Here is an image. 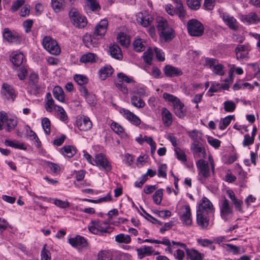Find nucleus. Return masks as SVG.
<instances>
[{"label":"nucleus","instance_id":"nucleus-1","mask_svg":"<svg viewBox=\"0 0 260 260\" xmlns=\"http://www.w3.org/2000/svg\"><path fill=\"white\" fill-rule=\"evenodd\" d=\"M108 24L107 20H102L95 27L92 36L90 34H85L83 37V42L85 45L88 48L97 47L99 44L98 40L105 36Z\"/></svg>","mask_w":260,"mask_h":260},{"label":"nucleus","instance_id":"nucleus-2","mask_svg":"<svg viewBox=\"0 0 260 260\" xmlns=\"http://www.w3.org/2000/svg\"><path fill=\"white\" fill-rule=\"evenodd\" d=\"M196 164L198 172V179L201 183L205 184L207 180L215 174V168L204 159H199Z\"/></svg>","mask_w":260,"mask_h":260},{"label":"nucleus","instance_id":"nucleus-3","mask_svg":"<svg viewBox=\"0 0 260 260\" xmlns=\"http://www.w3.org/2000/svg\"><path fill=\"white\" fill-rule=\"evenodd\" d=\"M157 27L160 38L165 42H170L175 37V31L164 18L157 20Z\"/></svg>","mask_w":260,"mask_h":260},{"label":"nucleus","instance_id":"nucleus-4","mask_svg":"<svg viewBox=\"0 0 260 260\" xmlns=\"http://www.w3.org/2000/svg\"><path fill=\"white\" fill-rule=\"evenodd\" d=\"M219 207L220 217L222 220L225 222H229L234 219L233 207L226 198H224L219 201Z\"/></svg>","mask_w":260,"mask_h":260},{"label":"nucleus","instance_id":"nucleus-5","mask_svg":"<svg viewBox=\"0 0 260 260\" xmlns=\"http://www.w3.org/2000/svg\"><path fill=\"white\" fill-rule=\"evenodd\" d=\"M18 124L16 117L8 115L5 112H0V131L6 128L8 132L14 129Z\"/></svg>","mask_w":260,"mask_h":260},{"label":"nucleus","instance_id":"nucleus-6","mask_svg":"<svg viewBox=\"0 0 260 260\" xmlns=\"http://www.w3.org/2000/svg\"><path fill=\"white\" fill-rule=\"evenodd\" d=\"M177 211L179 219L182 223L187 226H190L192 223V217L190 206L188 204L177 207Z\"/></svg>","mask_w":260,"mask_h":260},{"label":"nucleus","instance_id":"nucleus-7","mask_svg":"<svg viewBox=\"0 0 260 260\" xmlns=\"http://www.w3.org/2000/svg\"><path fill=\"white\" fill-rule=\"evenodd\" d=\"M188 33L191 36L201 37L204 31L203 24L199 20L192 19L189 20L187 23Z\"/></svg>","mask_w":260,"mask_h":260},{"label":"nucleus","instance_id":"nucleus-8","mask_svg":"<svg viewBox=\"0 0 260 260\" xmlns=\"http://www.w3.org/2000/svg\"><path fill=\"white\" fill-rule=\"evenodd\" d=\"M251 46L248 43L238 45L235 49L236 59L239 61H247L249 58Z\"/></svg>","mask_w":260,"mask_h":260},{"label":"nucleus","instance_id":"nucleus-9","mask_svg":"<svg viewBox=\"0 0 260 260\" xmlns=\"http://www.w3.org/2000/svg\"><path fill=\"white\" fill-rule=\"evenodd\" d=\"M93 161L94 162L93 165L96 166L100 170H104L106 172H109L112 170L110 161L107 156L102 153L96 154Z\"/></svg>","mask_w":260,"mask_h":260},{"label":"nucleus","instance_id":"nucleus-10","mask_svg":"<svg viewBox=\"0 0 260 260\" xmlns=\"http://www.w3.org/2000/svg\"><path fill=\"white\" fill-rule=\"evenodd\" d=\"M70 20L76 27L83 28L87 24L86 18L76 9H72L69 12Z\"/></svg>","mask_w":260,"mask_h":260},{"label":"nucleus","instance_id":"nucleus-11","mask_svg":"<svg viewBox=\"0 0 260 260\" xmlns=\"http://www.w3.org/2000/svg\"><path fill=\"white\" fill-rule=\"evenodd\" d=\"M44 49L50 54L58 55L60 52V49L56 41L49 36L44 38L42 42Z\"/></svg>","mask_w":260,"mask_h":260},{"label":"nucleus","instance_id":"nucleus-12","mask_svg":"<svg viewBox=\"0 0 260 260\" xmlns=\"http://www.w3.org/2000/svg\"><path fill=\"white\" fill-rule=\"evenodd\" d=\"M205 66L211 69L216 75L222 76L224 74L223 66L219 63L217 59L207 57L205 58Z\"/></svg>","mask_w":260,"mask_h":260},{"label":"nucleus","instance_id":"nucleus-13","mask_svg":"<svg viewBox=\"0 0 260 260\" xmlns=\"http://www.w3.org/2000/svg\"><path fill=\"white\" fill-rule=\"evenodd\" d=\"M109 226L107 223L99 220L92 221L88 226L89 231L93 234L100 235L108 232Z\"/></svg>","mask_w":260,"mask_h":260},{"label":"nucleus","instance_id":"nucleus-14","mask_svg":"<svg viewBox=\"0 0 260 260\" xmlns=\"http://www.w3.org/2000/svg\"><path fill=\"white\" fill-rule=\"evenodd\" d=\"M1 91L3 99L9 101H14L17 95L14 87L7 83L3 84Z\"/></svg>","mask_w":260,"mask_h":260},{"label":"nucleus","instance_id":"nucleus-15","mask_svg":"<svg viewBox=\"0 0 260 260\" xmlns=\"http://www.w3.org/2000/svg\"><path fill=\"white\" fill-rule=\"evenodd\" d=\"M214 209L212 203L206 197L201 200L197 212L212 214Z\"/></svg>","mask_w":260,"mask_h":260},{"label":"nucleus","instance_id":"nucleus-16","mask_svg":"<svg viewBox=\"0 0 260 260\" xmlns=\"http://www.w3.org/2000/svg\"><path fill=\"white\" fill-rule=\"evenodd\" d=\"M219 15L223 21L232 30H237L238 28V23L233 16L223 12H220Z\"/></svg>","mask_w":260,"mask_h":260},{"label":"nucleus","instance_id":"nucleus-17","mask_svg":"<svg viewBox=\"0 0 260 260\" xmlns=\"http://www.w3.org/2000/svg\"><path fill=\"white\" fill-rule=\"evenodd\" d=\"M3 38L9 43H19L21 37L19 34L14 31H11L9 28H5L3 30Z\"/></svg>","mask_w":260,"mask_h":260},{"label":"nucleus","instance_id":"nucleus-18","mask_svg":"<svg viewBox=\"0 0 260 260\" xmlns=\"http://www.w3.org/2000/svg\"><path fill=\"white\" fill-rule=\"evenodd\" d=\"M154 20L153 17L147 11L139 13L137 15V21L143 27L150 25Z\"/></svg>","mask_w":260,"mask_h":260},{"label":"nucleus","instance_id":"nucleus-19","mask_svg":"<svg viewBox=\"0 0 260 260\" xmlns=\"http://www.w3.org/2000/svg\"><path fill=\"white\" fill-rule=\"evenodd\" d=\"M190 149L195 159H204L206 157V151L201 143H192Z\"/></svg>","mask_w":260,"mask_h":260},{"label":"nucleus","instance_id":"nucleus-20","mask_svg":"<svg viewBox=\"0 0 260 260\" xmlns=\"http://www.w3.org/2000/svg\"><path fill=\"white\" fill-rule=\"evenodd\" d=\"M119 112L132 124L136 126H138L140 124L141 122L140 119L129 110L122 108L120 109Z\"/></svg>","mask_w":260,"mask_h":260},{"label":"nucleus","instance_id":"nucleus-21","mask_svg":"<svg viewBox=\"0 0 260 260\" xmlns=\"http://www.w3.org/2000/svg\"><path fill=\"white\" fill-rule=\"evenodd\" d=\"M129 92L131 95H138L139 98H142L148 95V90L146 86L137 84L134 85L133 88H129Z\"/></svg>","mask_w":260,"mask_h":260},{"label":"nucleus","instance_id":"nucleus-22","mask_svg":"<svg viewBox=\"0 0 260 260\" xmlns=\"http://www.w3.org/2000/svg\"><path fill=\"white\" fill-rule=\"evenodd\" d=\"M164 72L167 77H177L182 75L183 72L181 69L171 65H166L164 69Z\"/></svg>","mask_w":260,"mask_h":260},{"label":"nucleus","instance_id":"nucleus-23","mask_svg":"<svg viewBox=\"0 0 260 260\" xmlns=\"http://www.w3.org/2000/svg\"><path fill=\"white\" fill-rule=\"evenodd\" d=\"M175 6L177 9V11L179 14V19L183 22H184L186 19L188 17L186 10L183 6L181 0H173Z\"/></svg>","mask_w":260,"mask_h":260},{"label":"nucleus","instance_id":"nucleus-24","mask_svg":"<svg viewBox=\"0 0 260 260\" xmlns=\"http://www.w3.org/2000/svg\"><path fill=\"white\" fill-rule=\"evenodd\" d=\"M68 242L73 247L76 248L85 247L87 245L86 240L83 237L79 235L69 238Z\"/></svg>","mask_w":260,"mask_h":260},{"label":"nucleus","instance_id":"nucleus-25","mask_svg":"<svg viewBox=\"0 0 260 260\" xmlns=\"http://www.w3.org/2000/svg\"><path fill=\"white\" fill-rule=\"evenodd\" d=\"M77 125L80 131H87L92 126V123L89 117L84 116L81 120L77 121Z\"/></svg>","mask_w":260,"mask_h":260},{"label":"nucleus","instance_id":"nucleus-26","mask_svg":"<svg viewBox=\"0 0 260 260\" xmlns=\"http://www.w3.org/2000/svg\"><path fill=\"white\" fill-rule=\"evenodd\" d=\"M209 214L197 212V221L198 224L202 229H206L208 228L209 223V219L207 218V215Z\"/></svg>","mask_w":260,"mask_h":260},{"label":"nucleus","instance_id":"nucleus-27","mask_svg":"<svg viewBox=\"0 0 260 260\" xmlns=\"http://www.w3.org/2000/svg\"><path fill=\"white\" fill-rule=\"evenodd\" d=\"M241 20L247 24L256 23L260 21V17L256 13L252 12L242 16Z\"/></svg>","mask_w":260,"mask_h":260},{"label":"nucleus","instance_id":"nucleus-28","mask_svg":"<svg viewBox=\"0 0 260 260\" xmlns=\"http://www.w3.org/2000/svg\"><path fill=\"white\" fill-rule=\"evenodd\" d=\"M222 246L228 252H231L234 255L239 254L244 252V249L240 246H237L232 244L227 243L223 244Z\"/></svg>","mask_w":260,"mask_h":260},{"label":"nucleus","instance_id":"nucleus-29","mask_svg":"<svg viewBox=\"0 0 260 260\" xmlns=\"http://www.w3.org/2000/svg\"><path fill=\"white\" fill-rule=\"evenodd\" d=\"M185 251L187 259L190 260H203V257L202 253L198 250L193 248L189 249L187 248Z\"/></svg>","mask_w":260,"mask_h":260},{"label":"nucleus","instance_id":"nucleus-30","mask_svg":"<svg viewBox=\"0 0 260 260\" xmlns=\"http://www.w3.org/2000/svg\"><path fill=\"white\" fill-rule=\"evenodd\" d=\"M24 59V55L22 53L18 51L13 52L11 56V61L13 64L17 67L20 66Z\"/></svg>","mask_w":260,"mask_h":260},{"label":"nucleus","instance_id":"nucleus-31","mask_svg":"<svg viewBox=\"0 0 260 260\" xmlns=\"http://www.w3.org/2000/svg\"><path fill=\"white\" fill-rule=\"evenodd\" d=\"M146 45V42L139 37H137L133 42L134 49L138 52L143 51Z\"/></svg>","mask_w":260,"mask_h":260},{"label":"nucleus","instance_id":"nucleus-32","mask_svg":"<svg viewBox=\"0 0 260 260\" xmlns=\"http://www.w3.org/2000/svg\"><path fill=\"white\" fill-rule=\"evenodd\" d=\"M161 117L164 124L166 126H169L172 123V115L166 108H163L161 111Z\"/></svg>","mask_w":260,"mask_h":260},{"label":"nucleus","instance_id":"nucleus-33","mask_svg":"<svg viewBox=\"0 0 260 260\" xmlns=\"http://www.w3.org/2000/svg\"><path fill=\"white\" fill-rule=\"evenodd\" d=\"M175 114L179 117L182 118L185 115V110L184 109V104L178 100V102L175 103L173 106Z\"/></svg>","mask_w":260,"mask_h":260},{"label":"nucleus","instance_id":"nucleus-34","mask_svg":"<svg viewBox=\"0 0 260 260\" xmlns=\"http://www.w3.org/2000/svg\"><path fill=\"white\" fill-rule=\"evenodd\" d=\"M113 72V69L111 66L106 65L102 67L99 71L100 77L102 80H105L110 77Z\"/></svg>","mask_w":260,"mask_h":260},{"label":"nucleus","instance_id":"nucleus-35","mask_svg":"<svg viewBox=\"0 0 260 260\" xmlns=\"http://www.w3.org/2000/svg\"><path fill=\"white\" fill-rule=\"evenodd\" d=\"M110 54L112 57L117 59L122 58L121 51L119 46L116 44H113L110 46Z\"/></svg>","mask_w":260,"mask_h":260},{"label":"nucleus","instance_id":"nucleus-36","mask_svg":"<svg viewBox=\"0 0 260 260\" xmlns=\"http://www.w3.org/2000/svg\"><path fill=\"white\" fill-rule=\"evenodd\" d=\"M98 56L92 53H87L83 55L80 58V61L83 63H93L96 61Z\"/></svg>","mask_w":260,"mask_h":260},{"label":"nucleus","instance_id":"nucleus-37","mask_svg":"<svg viewBox=\"0 0 260 260\" xmlns=\"http://www.w3.org/2000/svg\"><path fill=\"white\" fill-rule=\"evenodd\" d=\"M197 243L202 247H208L212 250L215 249V246L213 245V240L208 239L198 238Z\"/></svg>","mask_w":260,"mask_h":260},{"label":"nucleus","instance_id":"nucleus-38","mask_svg":"<svg viewBox=\"0 0 260 260\" xmlns=\"http://www.w3.org/2000/svg\"><path fill=\"white\" fill-rule=\"evenodd\" d=\"M53 94L54 97L57 100L63 102L64 101V95L63 89L59 86L54 87L53 90Z\"/></svg>","mask_w":260,"mask_h":260},{"label":"nucleus","instance_id":"nucleus-39","mask_svg":"<svg viewBox=\"0 0 260 260\" xmlns=\"http://www.w3.org/2000/svg\"><path fill=\"white\" fill-rule=\"evenodd\" d=\"M117 39L121 45L125 47H127L130 43L129 37L122 32L118 34Z\"/></svg>","mask_w":260,"mask_h":260},{"label":"nucleus","instance_id":"nucleus-40","mask_svg":"<svg viewBox=\"0 0 260 260\" xmlns=\"http://www.w3.org/2000/svg\"><path fill=\"white\" fill-rule=\"evenodd\" d=\"M5 143L6 145L14 148L19 149L21 150L26 149V147L23 143H20L17 140L12 141L10 140H6Z\"/></svg>","mask_w":260,"mask_h":260},{"label":"nucleus","instance_id":"nucleus-41","mask_svg":"<svg viewBox=\"0 0 260 260\" xmlns=\"http://www.w3.org/2000/svg\"><path fill=\"white\" fill-rule=\"evenodd\" d=\"M131 104L137 108H142L145 105V102L141 98L138 97L136 95H132L131 98Z\"/></svg>","mask_w":260,"mask_h":260},{"label":"nucleus","instance_id":"nucleus-42","mask_svg":"<svg viewBox=\"0 0 260 260\" xmlns=\"http://www.w3.org/2000/svg\"><path fill=\"white\" fill-rule=\"evenodd\" d=\"M115 241L118 243L129 244L131 242V238L128 235L120 233L115 236Z\"/></svg>","mask_w":260,"mask_h":260},{"label":"nucleus","instance_id":"nucleus-43","mask_svg":"<svg viewBox=\"0 0 260 260\" xmlns=\"http://www.w3.org/2000/svg\"><path fill=\"white\" fill-rule=\"evenodd\" d=\"M49 202L62 209L68 208L70 206V203L68 201H63L56 198H49Z\"/></svg>","mask_w":260,"mask_h":260},{"label":"nucleus","instance_id":"nucleus-44","mask_svg":"<svg viewBox=\"0 0 260 260\" xmlns=\"http://www.w3.org/2000/svg\"><path fill=\"white\" fill-rule=\"evenodd\" d=\"M61 153L64 155L68 157H72L76 153V149L73 146H65L61 150Z\"/></svg>","mask_w":260,"mask_h":260},{"label":"nucleus","instance_id":"nucleus-45","mask_svg":"<svg viewBox=\"0 0 260 260\" xmlns=\"http://www.w3.org/2000/svg\"><path fill=\"white\" fill-rule=\"evenodd\" d=\"M117 77L120 80V81L121 82L123 83V82H125L133 86H134V85L136 83L133 77L128 76L123 73H119L117 74Z\"/></svg>","mask_w":260,"mask_h":260},{"label":"nucleus","instance_id":"nucleus-46","mask_svg":"<svg viewBox=\"0 0 260 260\" xmlns=\"http://www.w3.org/2000/svg\"><path fill=\"white\" fill-rule=\"evenodd\" d=\"M188 136L193 141L192 143H200L199 140L201 139V133L197 130H192L187 132Z\"/></svg>","mask_w":260,"mask_h":260},{"label":"nucleus","instance_id":"nucleus-47","mask_svg":"<svg viewBox=\"0 0 260 260\" xmlns=\"http://www.w3.org/2000/svg\"><path fill=\"white\" fill-rule=\"evenodd\" d=\"M234 115H229L222 119L220 122L219 128L221 130L225 129L230 124L232 120L234 119Z\"/></svg>","mask_w":260,"mask_h":260},{"label":"nucleus","instance_id":"nucleus-48","mask_svg":"<svg viewBox=\"0 0 260 260\" xmlns=\"http://www.w3.org/2000/svg\"><path fill=\"white\" fill-rule=\"evenodd\" d=\"M110 127L117 135L121 136H123L125 135L124 129L118 123L115 122H112Z\"/></svg>","mask_w":260,"mask_h":260},{"label":"nucleus","instance_id":"nucleus-49","mask_svg":"<svg viewBox=\"0 0 260 260\" xmlns=\"http://www.w3.org/2000/svg\"><path fill=\"white\" fill-rule=\"evenodd\" d=\"M41 90L38 83H28L27 91L30 94L36 95Z\"/></svg>","mask_w":260,"mask_h":260},{"label":"nucleus","instance_id":"nucleus-50","mask_svg":"<svg viewBox=\"0 0 260 260\" xmlns=\"http://www.w3.org/2000/svg\"><path fill=\"white\" fill-rule=\"evenodd\" d=\"M175 153L177 158L182 161L186 162L187 161L186 155L183 150L179 147H176L174 149Z\"/></svg>","mask_w":260,"mask_h":260},{"label":"nucleus","instance_id":"nucleus-51","mask_svg":"<svg viewBox=\"0 0 260 260\" xmlns=\"http://www.w3.org/2000/svg\"><path fill=\"white\" fill-rule=\"evenodd\" d=\"M57 107L59 106L55 104L54 101L52 98L47 100L45 108L47 112H52L54 110L56 111Z\"/></svg>","mask_w":260,"mask_h":260},{"label":"nucleus","instance_id":"nucleus-52","mask_svg":"<svg viewBox=\"0 0 260 260\" xmlns=\"http://www.w3.org/2000/svg\"><path fill=\"white\" fill-rule=\"evenodd\" d=\"M162 97L166 102L169 103V104H171L172 106L179 100L177 97L167 92L164 93Z\"/></svg>","mask_w":260,"mask_h":260},{"label":"nucleus","instance_id":"nucleus-53","mask_svg":"<svg viewBox=\"0 0 260 260\" xmlns=\"http://www.w3.org/2000/svg\"><path fill=\"white\" fill-rule=\"evenodd\" d=\"M224 83L221 85V88L224 90H228L230 85L233 82V73L231 70L229 73V77L224 80Z\"/></svg>","mask_w":260,"mask_h":260},{"label":"nucleus","instance_id":"nucleus-54","mask_svg":"<svg viewBox=\"0 0 260 260\" xmlns=\"http://www.w3.org/2000/svg\"><path fill=\"white\" fill-rule=\"evenodd\" d=\"M163 189L160 188L157 190L153 195V202L157 205H160L162 199Z\"/></svg>","mask_w":260,"mask_h":260},{"label":"nucleus","instance_id":"nucleus-55","mask_svg":"<svg viewBox=\"0 0 260 260\" xmlns=\"http://www.w3.org/2000/svg\"><path fill=\"white\" fill-rule=\"evenodd\" d=\"M42 126L47 135L50 134V121L49 118L44 117L42 119Z\"/></svg>","mask_w":260,"mask_h":260},{"label":"nucleus","instance_id":"nucleus-56","mask_svg":"<svg viewBox=\"0 0 260 260\" xmlns=\"http://www.w3.org/2000/svg\"><path fill=\"white\" fill-rule=\"evenodd\" d=\"M224 110L227 112H232L236 109L235 103L232 101H226L223 103Z\"/></svg>","mask_w":260,"mask_h":260},{"label":"nucleus","instance_id":"nucleus-57","mask_svg":"<svg viewBox=\"0 0 260 260\" xmlns=\"http://www.w3.org/2000/svg\"><path fill=\"white\" fill-rule=\"evenodd\" d=\"M74 79L80 86L84 85L88 82V78L82 75H75Z\"/></svg>","mask_w":260,"mask_h":260},{"label":"nucleus","instance_id":"nucleus-58","mask_svg":"<svg viewBox=\"0 0 260 260\" xmlns=\"http://www.w3.org/2000/svg\"><path fill=\"white\" fill-rule=\"evenodd\" d=\"M46 244H45L41 250V260H51V253L49 250L46 248Z\"/></svg>","mask_w":260,"mask_h":260},{"label":"nucleus","instance_id":"nucleus-59","mask_svg":"<svg viewBox=\"0 0 260 260\" xmlns=\"http://www.w3.org/2000/svg\"><path fill=\"white\" fill-rule=\"evenodd\" d=\"M87 6L92 11H96L100 9V6L96 0H86Z\"/></svg>","mask_w":260,"mask_h":260},{"label":"nucleus","instance_id":"nucleus-60","mask_svg":"<svg viewBox=\"0 0 260 260\" xmlns=\"http://www.w3.org/2000/svg\"><path fill=\"white\" fill-rule=\"evenodd\" d=\"M24 3V0H17L14 2L10 8L11 11L12 12H15L19 9V8L23 6Z\"/></svg>","mask_w":260,"mask_h":260},{"label":"nucleus","instance_id":"nucleus-61","mask_svg":"<svg viewBox=\"0 0 260 260\" xmlns=\"http://www.w3.org/2000/svg\"><path fill=\"white\" fill-rule=\"evenodd\" d=\"M64 0H51L52 8L56 12L61 10L63 6Z\"/></svg>","mask_w":260,"mask_h":260},{"label":"nucleus","instance_id":"nucleus-62","mask_svg":"<svg viewBox=\"0 0 260 260\" xmlns=\"http://www.w3.org/2000/svg\"><path fill=\"white\" fill-rule=\"evenodd\" d=\"M187 4L190 9L198 10L201 5V0H187Z\"/></svg>","mask_w":260,"mask_h":260},{"label":"nucleus","instance_id":"nucleus-63","mask_svg":"<svg viewBox=\"0 0 260 260\" xmlns=\"http://www.w3.org/2000/svg\"><path fill=\"white\" fill-rule=\"evenodd\" d=\"M254 138L250 136L249 134H246L244 137L242 145L244 147L249 146L253 144Z\"/></svg>","mask_w":260,"mask_h":260},{"label":"nucleus","instance_id":"nucleus-64","mask_svg":"<svg viewBox=\"0 0 260 260\" xmlns=\"http://www.w3.org/2000/svg\"><path fill=\"white\" fill-rule=\"evenodd\" d=\"M99 260H112L111 254L107 251H102L98 255Z\"/></svg>","mask_w":260,"mask_h":260}]
</instances>
